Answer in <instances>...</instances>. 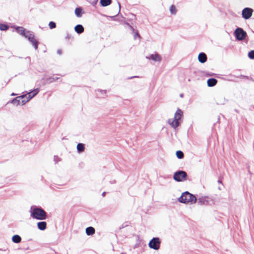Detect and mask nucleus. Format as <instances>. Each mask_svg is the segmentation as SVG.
Instances as JSON below:
<instances>
[{"label":"nucleus","instance_id":"f257e3e1","mask_svg":"<svg viewBox=\"0 0 254 254\" xmlns=\"http://www.w3.org/2000/svg\"><path fill=\"white\" fill-rule=\"evenodd\" d=\"M183 116V111L178 109L174 114L173 119H170L168 120V122L169 124L174 129L177 128L181 124V119Z\"/></svg>","mask_w":254,"mask_h":254},{"label":"nucleus","instance_id":"f03ea898","mask_svg":"<svg viewBox=\"0 0 254 254\" xmlns=\"http://www.w3.org/2000/svg\"><path fill=\"white\" fill-rule=\"evenodd\" d=\"M31 216L37 220H45L47 217L46 212L41 208H34L32 209Z\"/></svg>","mask_w":254,"mask_h":254},{"label":"nucleus","instance_id":"7ed1b4c3","mask_svg":"<svg viewBox=\"0 0 254 254\" xmlns=\"http://www.w3.org/2000/svg\"><path fill=\"white\" fill-rule=\"evenodd\" d=\"M180 202L184 203H194L196 198L194 195L188 191L184 192L179 198Z\"/></svg>","mask_w":254,"mask_h":254},{"label":"nucleus","instance_id":"20e7f679","mask_svg":"<svg viewBox=\"0 0 254 254\" xmlns=\"http://www.w3.org/2000/svg\"><path fill=\"white\" fill-rule=\"evenodd\" d=\"M187 174L184 171H179L174 174L173 178L177 182H183L187 179Z\"/></svg>","mask_w":254,"mask_h":254},{"label":"nucleus","instance_id":"39448f33","mask_svg":"<svg viewBox=\"0 0 254 254\" xmlns=\"http://www.w3.org/2000/svg\"><path fill=\"white\" fill-rule=\"evenodd\" d=\"M234 35L238 41H242L247 37V33L241 28H237L234 31Z\"/></svg>","mask_w":254,"mask_h":254},{"label":"nucleus","instance_id":"423d86ee","mask_svg":"<svg viewBox=\"0 0 254 254\" xmlns=\"http://www.w3.org/2000/svg\"><path fill=\"white\" fill-rule=\"evenodd\" d=\"M161 242L158 238H153L149 242V246L150 248L157 250L160 248Z\"/></svg>","mask_w":254,"mask_h":254},{"label":"nucleus","instance_id":"0eeeda50","mask_svg":"<svg viewBox=\"0 0 254 254\" xmlns=\"http://www.w3.org/2000/svg\"><path fill=\"white\" fill-rule=\"evenodd\" d=\"M39 92L38 88L35 89L26 94L23 95L22 97H27V100H25L26 103L30 100L32 98L35 96Z\"/></svg>","mask_w":254,"mask_h":254},{"label":"nucleus","instance_id":"6e6552de","mask_svg":"<svg viewBox=\"0 0 254 254\" xmlns=\"http://www.w3.org/2000/svg\"><path fill=\"white\" fill-rule=\"evenodd\" d=\"M148 60H151L155 62H160L162 60V57L158 54L155 53L146 57Z\"/></svg>","mask_w":254,"mask_h":254},{"label":"nucleus","instance_id":"1a4fd4ad","mask_svg":"<svg viewBox=\"0 0 254 254\" xmlns=\"http://www.w3.org/2000/svg\"><path fill=\"white\" fill-rule=\"evenodd\" d=\"M253 9L250 8H245L242 11V16L246 19H249L252 15Z\"/></svg>","mask_w":254,"mask_h":254},{"label":"nucleus","instance_id":"9d476101","mask_svg":"<svg viewBox=\"0 0 254 254\" xmlns=\"http://www.w3.org/2000/svg\"><path fill=\"white\" fill-rule=\"evenodd\" d=\"M11 103L15 106L24 105L26 103L25 100H22L20 96L17 97L11 101Z\"/></svg>","mask_w":254,"mask_h":254},{"label":"nucleus","instance_id":"9b49d317","mask_svg":"<svg viewBox=\"0 0 254 254\" xmlns=\"http://www.w3.org/2000/svg\"><path fill=\"white\" fill-rule=\"evenodd\" d=\"M198 60L201 63H204L207 61V56L204 53H201L198 55Z\"/></svg>","mask_w":254,"mask_h":254},{"label":"nucleus","instance_id":"f8f14e48","mask_svg":"<svg viewBox=\"0 0 254 254\" xmlns=\"http://www.w3.org/2000/svg\"><path fill=\"white\" fill-rule=\"evenodd\" d=\"M28 40L31 43L33 46L34 47L35 49H38V43L37 41L34 39V36H32L31 37H29Z\"/></svg>","mask_w":254,"mask_h":254},{"label":"nucleus","instance_id":"ddd939ff","mask_svg":"<svg viewBox=\"0 0 254 254\" xmlns=\"http://www.w3.org/2000/svg\"><path fill=\"white\" fill-rule=\"evenodd\" d=\"M37 226L39 229L44 230L47 227V223L45 221L39 222L37 223Z\"/></svg>","mask_w":254,"mask_h":254},{"label":"nucleus","instance_id":"4468645a","mask_svg":"<svg viewBox=\"0 0 254 254\" xmlns=\"http://www.w3.org/2000/svg\"><path fill=\"white\" fill-rule=\"evenodd\" d=\"M217 82V80L215 78L209 79L207 81V85L209 87L214 86V85H215L216 84Z\"/></svg>","mask_w":254,"mask_h":254},{"label":"nucleus","instance_id":"2eb2a0df","mask_svg":"<svg viewBox=\"0 0 254 254\" xmlns=\"http://www.w3.org/2000/svg\"><path fill=\"white\" fill-rule=\"evenodd\" d=\"M74 30L78 34H80L84 31V27L82 25L78 24L75 26Z\"/></svg>","mask_w":254,"mask_h":254},{"label":"nucleus","instance_id":"dca6fc26","mask_svg":"<svg viewBox=\"0 0 254 254\" xmlns=\"http://www.w3.org/2000/svg\"><path fill=\"white\" fill-rule=\"evenodd\" d=\"M95 233V230L92 227H89L86 229V233L87 235H93Z\"/></svg>","mask_w":254,"mask_h":254},{"label":"nucleus","instance_id":"f3484780","mask_svg":"<svg viewBox=\"0 0 254 254\" xmlns=\"http://www.w3.org/2000/svg\"><path fill=\"white\" fill-rule=\"evenodd\" d=\"M15 30L17 32H18L22 36H24L27 31H26L25 29L22 27H16Z\"/></svg>","mask_w":254,"mask_h":254},{"label":"nucleus","instance_id":"a211bd4d","mask_svg":"<svg viewBox=\"0 0 254 254\" xmlns=\"http://www.w3.org/2000/svg\"><path fill=\"white\" fill-rule=\"evenodd\" d=\"M75 14L78 17H80L82 14V9L81 7H77L75 9Z\"/></svg>","mask_w":254,"mask_h":254},{"label":"nucleus","instance_id":"6ab92c4d","mask_svg":"<svg viewBox=\"0 0 254 254\" xmlns=\"http://www.w3.org/2000/svg\"><path fill=\"white\" fill-rule=\"evenodd\" d=\"M12 240L14 243H19L21 242V238L19 235H15L12 237Z\"/></svg>","mask_w":254,"mask_h":254},{"label":"nucleus","instance_id":"aec40b11","mask_svg":"<svg viewBox=\"0 0 254 254\" xmlns=\"http://www.w3.org/2000/svg\"><path fill=\"white\" fill-rule=\"evenodd\" d=\"M111 0H100L101 5L103 6H107L111 3Z\"/></svg>","mask_w":254,"mask_h":254},{"label":"nucleus","instance_id":"412c9836","mask_svg":"<svg viewBox=\"0 0 254 254\" xmlns=\"http://www.w3.org/2000/svg\"><path fill=\"white\" fill-rule=\"evenodd\" d=\"M170 12L172 14H176L177 13V9L175 5H172L170 7Z\"/></svg>","mask_w":254,"mask_h":254},{"label":"nucleus","instance_id":"4be33fe9","mask_svg":"<svg viewBox=\"0 0 254 254\" xmlns=\"http://www.w3.org/2000/svg\"><path fill=\"white\" fill-rule=\"evenodd\" d=\"M176 155L179 159H182L184 157V153L180 150L177 151L176 152Z\"/></svg>","mask_w":254,"mask_h":254},{"label":"nucleus","instance_id":"5701e85b","mask_svg":"<svg viewBox=\"0 0 254 254\" xmlns=\"http://www.w3.org/2000/svg\"><path fill=\"white\" fill-rule=\"evenodd\" d=\"M77 148L79 152L83 151L84 149V144H77Z\"/></svg>","mask_w":254,"mask_h":254},{"label":"nucleus","instance_id":"b1692460","mask_svg":"<svg viewBox=\"0 0 254 254\" xmlns=\"http://www.w3.org/2000/svg\"><path fill=\"white\" fill-rule=\"evenodd\" d=\"M8 28V26L3 24H0V30L1 31H5Z\"/></svg>","mask_w":254,"mask_h":254},{"label":"nucleus","instance_id":"393cba45","mask_svg":"<svg viewBox=\"0 0 254 254\" xmlns=\"http://www.w3.org/2000/svg\"><path fill=\"white\" fill-rule=\"evenodd\" d=\"M33 35H34L32 32L29 31H27L24 36L26 38L28 39L29 37H31Z\"/></svg>","mask_w":254,"mask_h":254},{"label":"nucleus","instance_id":"a878e982","mask_svg":"<svg viewBox=\"0 0 254 254\" xmlns=\"http://www.w3.org/2000/svg\"><path fill=\"white\" fill-rule=\"evenodd\" d=\"M249 58L254 59V50L250 51L248 54Z\"/></svg>","mask_w":254,"mask_h":254},{"label":"nucleus","instance_id":"bb28decb","mask_svg":"<svg viewBox=\"0 0 254 254\" xmlns=\"http://www.w3.org/2000/svg\"><path fill=\"white\" fill-rule=\"evenodd\" d=\"M49 26L51 29H53L56 27V23L54 22L51 21L49 24Z\"/></svg>","mask_w":254,"mask_h":254},{"label":"nucleus","instance_id":"cd10ccee","mask_svg":"<svg viewBox=\"0 0 254 254\" xmlns=\"http://www.w3.org/2000/svg\"><path fill=\"white\" fill-rule=\"evenodd\" d=\"M204 202V198H199V200H198V202Z\"/></svg>","mask_w":254,"mask_h":254},{"label":"nucleus","instance_id":"c85d7f7f","mask_svg":"<svg viewBox=\"0 0 254 254\" xmlns=\"http://www.w3.org/2000/svg\"><path fill=\"white\" fill-rule=\"evenodd\" d=\"M23 95L20 96V97H21L22 100H27V97H22Z\"/></svg>","mask_w":254,"mask_h":254},{"label":"nucleus","instance_id":"c756f323","mask_svg":"<svg viewBox=\"0 0 254 254\" xmlns=\"http://www.w3.org/2000/svg\"><path fill=\"white\" fill-rule=\"evenodd\" d=\"M218 182L219 183H222L221 181H220V180H219V181H218Z\"/></svg>","mask_w":254,"mask_h":254},{"label":"nucleus","instance_id":"7c9ffc66","mask_svg":"<svg viewBox=\"0 0 254 254\" xmlns=\"http://www.w3.org/2000/svg\"><path fill=\"white\" fill-rule=\"evenodd\" d=\"M11 95H12V96H14V95H15V94H14V93H12V94H11Z\"/></svg>","mask_w":254,"mask_h":254},{"label":"nucleus","instance_id":"2f4dec72","mask_svg":"<svg viewBox=\"0 0 254 254\" xmlns=\"http://www.w3.org/2000/svg\"><path fill=\"white\" fill-rule=\"evenodd\" d=\"M138 36V34H136L135 35V36Z\"/></svg>","mask_w":254,"mask_h":254},{"label":"nucleus","instance_id":"473e14b6","mask_svg":"<svg viewBox=\"0 0 254 254\" xmlns=\"http://www.w3.org/2000/svg\"><path fill=\"white\" fill-rule=\"evenodd\" d=\"M58 53L60 54H61V52H60V51H58Z\"/></svg>","mask_w":254,"mask_h":254}]
</instances>
